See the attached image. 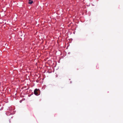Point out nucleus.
<instances>
[{
    "instance_id": "f257e3e1",
    "label": "nucleus",
    "mask_w": 123,
    "mask_h": 123,
    "mask_svg": "<svg viewBox=\"0 0 123 123\" xmlns=\"http://www.w3.org/2000/svg\"><path fill=\"white\" fill-rule=\"evenodd\" d=\"M40 91L39 89H35L34 91V94L37 96L39 95L40 94Z\"/></svg>"
},
{
    "instance_id": "f03ea898",
    "label": "nucleus",
    "mask_w": 123,
    "mask_h": 123,
    "mask_svg": "<svg viewBox=\"0 0 123 123\" xmlns=\"http://www.w3.org/2000/svg\"><path fill=\"white\" fill-rule=\"evenodd\" d=\"M33 3V1L32 0H29V1L28 2L29 4H32Z\"/></svg>"
}]
</instances>
